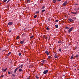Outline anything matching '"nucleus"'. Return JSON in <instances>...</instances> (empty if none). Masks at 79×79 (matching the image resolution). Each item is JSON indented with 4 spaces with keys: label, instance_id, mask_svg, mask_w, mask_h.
I'll list each match as a JSON object with an SVG mask.
<instances>
[{
    "label": "nucleus",
    "instance_id": "4468645a",
    "mask_svg": "<svg viewBox=\"0 0 79 79\" xmlns=\"http://www.w3.org/2000/svg\"><path fill=\"white\" fill-rule=\"evenodd\" d=\"M27 3H30V0H27Z\"/></svg>",
    "mask_w": 79,
    "mask_h": 79
},
{
    "label": "nucleus",
    "instance_id": "9b49d317",
    "mask_svg": "<svg viewBox=\"0 0 79 79\" xmlns=\"http://www.w3.org/2000/svg\"><path fill=\"white\" fill-rule=\"evenodd\" d=\"M18 69H19V68H16L15 70V72H16L17 70H18Z\"/></svg>",
    "mask_w": 79,
    "mask_h": 79
},
{
    "label": "nucleus",
    "instance_id": "b1692460",
    "mask_svg": "<svg viewBox=\"0 0 79 79\" xmlns=\"http://www.w3.org/2000/svg\"><path fill=\"white\" fill-rule=\"evenodd\" d=\"M51 57H52L51 56H48V58H49V59H50Z\"/></svg>",
    "mask_w": 79,
    "mask_h": 79
},
{
    "label": "nucleus",
    "instance_id": "c9c22d12",
    "mask_svg": "<svg viewBox=\"0 0 79 79\" xmlns=\"http://www.w3.org/2000/svg\"><path fill=\"white\" fill-rule=\"evenodd\" d=\"M58 43H59V44H60V43H61V41H59Z\"/></svg>",
    "mask_w": 79,
    "mask_h": 79
},
{
    "label": "nucleus",
    "instance_id": "423d86ee",
    "mask_svg": "<svg viewBox=\"0 0 79 79\" xmlns=\"http://www.w3.org/2000/svg\"><path fill=\"white\" fill-rule=\"evenodd\" d=\"M8 25H9V26H11V25L13 24V22H9L8 23Z\"/></svg>",
    "mask_w": 79,
    "mask_h": 79
},
{
    "label": "nucleus",
    "instance_id": "39448f33",
    "mask_svg": "<svg viewBox=\"0 0 79 79\" xmlns=\"http://www.w3.org/2000/svg\"><path fill=\"white\" fill-rule=\"evenodd\" d=\"M68 2L66 1L63 4V6H66L67 5V2Z\"/></svg>",
    "mask_w": 79,
    "mask_h": 79
},
{
    "label": "nucleus",
    "instance_id": "6e6552de",
    "mask_svg": "<svg viewBox=\"0 0 79 79\" xmlns=\"http://www.w3.org/2000/svg\"><path fill=\"white\" fill-rule=\"evenodd\" d=\"M45 53L47 54V55H49V52H48V51H46L45 52Z\"/></svg>",
    "mask_w": 79,
    "mask_h": 79
},
{
    "label": "nucleus",
    "instance_id": "393cba45",
    "mask_svg": "<svg viewBox=\"0 0 79 79\" xmlns=\"http://www.w3.org/2000/svg\"><path fill=\"white\" fill-rule=\"evenodd\" d=\"M73 56H72L71 57L70 59H71V60H73Z\"/></svg>",
    "mask_w": 79,
    "mask_h": 79
},
{
    "label": "nucleus",
    "instance_id": "bb28decb",
    "mask_svg": "<svg viewBox=\"0 0 79 79\" xmlns=\"http://www.w3.org/2000/svg\"><path fill=\"white\" fill-rule=\"evenodd\" d=\"M34 37V36H32L31 37H30V39H32Z\"/></svg>",
    "mask_w": 79,
    "mask_h": 79
},
{
    "label": "nucleus",
    "instance_id": "412c9836",
    "mask_svg": "<svg viewBox=\"0 0 79 79\" xmlns=\"http://www.w3.org/2000/svg\"><path fill=\"white\" fill-rule=\"evenodd\" d=\"M19 72H21V71H22V69H19Z\"/></svg>",
    "mask_w": 79,
    "mask_h": 79
},
{
    "label": "nucleus",
    "instance_id": "f03ea898",
    "mask_svg": "<svg viewBox=\"0 0 79 79\" xmlns=\"http://www.w3.org/2000/svg\"><path fill=\"white\" fill-rule=\"evenodd\" d=\"M48 70H46L44 71V72L43 73L44 74H47V73H48Z\"/></svg>",
    "mask_w": 79,
    "mask_h": 79
},
{
    "label": "nucleus",
    "instance_id": "5701e85b",
    "mask_svg": "<svg viewBox=\"0 0 79 79\" xmlns=\"http://www.w3.org/2000/svg\"><path fill=\"white\" fill-rule=\"evenodd\" d=\"M71 13H72L73 15H76V13H75V12H72Z\"/></svg>",
    "mask_w": 79,
    "mask_h": 79
},
{
    "label": "nucleus",
    "instance_id": "09e8293b",
    "mask_svg": "<svg viewBox=\"0 0 79 79\" xmlns=\"http://www.w3.org/2000/svg\"><path fill=\"white\" fill-rule=\"evenodd\" d=\"M19 67H20V66H19Z\"/></svg>",
    "mask_w": 79,
    "mask_h": 79
},
{
    "label": "nucleus",
    "instance_id": "a211bd4d",
    "mask_svg": "<svg viewBox=\"0 0 79 79\" xmlns=\"http://www.w3.org/2000/svg\"><path fill=\"white\" fill-rule=\"evenodd\" d=\"M19 39V36H18L16 37V39L18 40Z\"/></svg>",
    "mask_w": 79,
    "mask_h": 79
},
{
    "label": "nucleus",
    "instance_id": "dca6fc26",
    "mask_svg": "<svg viewBox=\"0 0 79 79\" xmlns=\"http://www.w3.org/2000/svg\"><path fill=\"white\" fill-rule=\"evenodd\" d=\"M35 77H36V79H39V77L37 76V75L35 76Z\"/></svg>",
    "mask_w": 79,
    "mask_h": 79
},
{
    "label": "nucleus",
    "instance_id": "1a4fd4ad",
    "mask_svg": "<svg viewBox=\"0 0 79 79\" xmlns=\"http://www.w3.org/2000/svg\"><path fill=\"white\" fill-rule=\"evenodd\" d=\"M68 20L70 22H72V21H73V19H69Z\"/></svg>",
    "mask_w": 79,
    "mask_h": 79
},
{
    "label": "nucleus",
    "instance_id": "a878e982",
    "mask_svg": "<svg viewBox=\"0 0 79 79\" xmlns=\"http://www.w3.org/2000/svg\"><path fill=\"white\" fill-rule=\"evenodd\" d=\"M39 13V11L38 10L36 12V14H38Z\"/></svg>",
    "mask_w": 79,
    "mask_h": 79
},
{
    "label": "nucleus",
    "instance_id": "49530a36",
    "mask_svg": "<svg viewBox=\"0 0 79 79\" xmlns=\"http://www.w3.org/2000/svg\"><path fill=\"white\" fill-rule=\"evenodd\" d=\"M65 76V75H63V76Z\"/></svg>",
    "mask_w": 79,
    "mask_h": 79
},
{
    "label": "nucleus",
    "instance_id": "a19ab883",
    "mask_svg": "<svg viewBox=\"0 0 79 79\" xmlns=\"http://www.w3.org/2000/svg\"><path fill=\"white\" fill-rule=\"evenodd\" d=\"M21 66H22L23 67V65H21Z\"/></svg>",
    "mask_w": 79,
    "mask_h": 79
},
{
    "label": "nucleus",
    "instance_id": "2eb2a0df",
    "mask_svg": "<svg viewBox=\"0 0 79 79\" xmlns=\"http://www.w3.org/2000/svg\"><path fill=\"white\" fill-rule=\"evenodd\" d=\"M79 57V55H76V56H74L75 58L77 57V58H78Z\"/></svg>",
    "mask_w": 79,
    "mask_h": 79
},
{
    "label": "nucleus",
    "instance_id": "20e7f679",
    "mask_svg": "<svg viewBox=\"0 0 79 79\" xmlns=\"http://www.w3.org/2000/svg\"><path fill=\"white\" fill-rule=\"evenodd\" d=\"M57 53H55V55L54 57H55V58H58V56H57Z\"/></svg>",
    "mask_w": 79,
    "mask_h": 79
},
{
    "label": "nucleus",
    "instance_id": "ea45409f",
    "mask_svg": "<svg viewBox=\"0 0 79 79\" xmlns=\"http://www.w3.org/2000/svg\"><path fill=\"white\" fill-rule=\"evenodd\" d=\"M10 2V0H8L7 1V3H8V2Z\"/></svg>",
    "mask_w": 79,
    "mask_h": 79
},
{
    "label": "nucleus",
    "instance_id": "c756f323",
    "mask_svg": "<svg viewBox=\"0 0 79 79\" xmlns=\"http://www.w3.org/2000/svg\"><path fill=\"white\" fill-rule=\"evenodd\" d=\"M59 52H60L61 51V48H59Z\"/></svg>",
    "mask_w": 79,
    "mask_h": 79
},
{
    "label": "nucleus",
    "instance_id": "a18cd8bd",
    "mask_svg": "<svg viewBox=\"0 0 79 79\" xmlns=\"http://www.w3.org/2000/svg\"><path fill=\"white\" fill-rule=\"evenodd\" d=\"M20 67H21V68H22V66H21Z\"/></svg>",
    "mask_w": 79,
    "mask_h": 79
},
{
    "label": "nucleus",
    "instance_id": "4c0bfd02",
    "mask_svg": "<svg viewBox=\"0 0 79 79\" xmlns=\"http://www.w3.org/2000/svg\"><path fill=\"white\" fill-rule=\"evenodd\" d=\"M7 0H4V2H6Z\"/></svg>",
    "mask_w": 79,
    "mask_h": 79
},
{
    "label": "nucleus",
    "instance_id": "c85d7f7f",
    "mask_svg": "<svg viewBox=\"0 0 79 79\" xmlns=\"http://www.w3.org/2000/svg\"><path fill=\"white\" fill-rule=\"evenodd\" d=\"M19 56H21V53H19Z\"/></svg>",
    "mask_w": 79,
    "mask_h": 79
},
{
    "label": "nucleus",
    "instance_id": "72a5a7b5",
    "mask_svg": "<svg viewBox=\"0 0 79 79\" xmlns=\"http://www.w3.org/2000/svg\"><path fill=\"white\" fill-rule=\"evenodd\" d=\"M4 76V75H2L1 76V77H3Z\"/></svg>",
    "mask_w": 79,
    "mask_h": 79
},
{
    "label": "nucleus",
    "instance_id": "79ce46f5",
    "mask_svg": "<svg viewBox=\"0 0 79 79\" xmlns=\"http://www.w3.org/2000/svg\"><path fill=\"white\" fill-rule=\"evenodd\" d=\"M58 1H59V2H60L61 0H58Z\"/></svg>",
    "mask_w": 79,
    "mask_h": 79
},
{
    "label": "nucleus",
    "instance_id": "58836bf2",
    "mask_svg": "<svg viewBox=\"0 0 79 79\" xmlns=\"http://www.w3.org/2000/svg\"><path fill=\"white\" fill-rule=\"evenodd\" d=\"M8 74H11V73L9 72H8Z\"/></svg>",
    "mask_w": 79,
    "mask_h": 79
},
{
    "label": "nucleus",
    "instance_id": "f704fd0d",
    "mask_svg": "<svg viewBox=\"0 0 79 79\" xmlns=\"http://www.w3.org/2000/svg\"><path fill=\"white\" fill-rule=\"evenodd\" d=\"M55 22H58V20H56Z\"/></svg>",
    "mask_w": 79,
    "mask_h": 79
},
{
    "label": "nucleus",
    "instance_id": "0eeeda50",
    "mask_svg": "<svg viewBox=\"0 0 79 79\" xmlns=\"http://www.w3.org/2000/svg\"><path fill=\"white\" fill-rule=\"evenodd\" d=\"M42 63H47V61L45 60H44L41 61Z\"/></svg>",
    "mask_w": 79,
    "mask_h": 79
},
{
    "label": "nucleus",
    "instance_id": "473e14b6",
    "mask_svg": "<svg viewBox=\"0 0 79 79\" xmlns=\"http://www.w3.org/2000/svg\"><path fill=\"white\" fill-rule=\"evenodd\" d=\"M46 29H47V30H49V28H48V27H47L46 28Z\"/></svg>",
    "mask_w": 79,
    "mask_h": 79
},
{
    "label": "nucleus",
    "instance_id": "7ed1b4c3",
    "mask_svg": "<svg viewBox=\"0 0 79 79\" xmlns=\"http://www.w3.org/2000/svg\"><path fill=\"white\" fill-rule=\"evenodd\" d=\"M7 69V68H6V69H4L3 68L2 69V72H6V70Z\"/></svg>",
    "mask_w": 79,
    "mask_h": 79
},
{
    "label": "nucleus",
    "instance_id": "ddd939ff",
    "mask_svg": "<svg viewBox=\"0 0 79 79\" xmlns=\"http://www.w3.org/2000/svg\"><path fill=\"white\" fill-rule=\"evenodd\" d=\"M56 0H53V2L54 3H56Z\"/></svg>",
    "mask_w": 79,
    "mask_h": 79
},
{
    "label": "nucleus",
    "instance_id": "37998d69",
    "mask_svg": "<svg viewBox=\"0 0 79 79\" xmlns=\"http://www.w3.org/2000/svg\"><path fill=\"white\" fill-rule=\"evenodd\" d=\"M4 51H5V50H2V52H4Z\"/></svg>",
    "mask_w": 79,
    "mask_h": 79
},
{
    "label": "nucleus",
    "instance_id": "cd10ccee",
    "mask_svg": "<svg viewBox=\"0 0 79 79\" xmlns=\"http://www.w3.org/2000/svg\"><path fill=\"white\" fill-rule=\"evenodd\" d=\"M10 54H11V52H9L8 53V54L7 55H10Z\"/></svg>",
    "mask_w": 79,
    "mask_h": 79
},
{
    "label": "nucleus",
    "instance_id": "7c9ffc66",
    "mask_svg": "<svg viewBox=\"0 0 79 79\" xmlns=\"http://www.w3.org/2000/svg\"><path fill=\"white\" fill-rule=\"evenodd\" d=\"M45 11V10H42V12L43 13V12H44V11Z\"/></svg>",
    "mask_w": 79,
    "mask_h": 79
},
{
    "label": "nucleus",
    "instance_id": "f3484780",
    "mask_svg": "<svg viewBox=\"0 0 79 79\" xmlns=\"http://www.w3.org/2000/svg\"><path fill=\"white\" fill-rule=\"evenodd\" d=\"M55 27H56V28H58V25H56Z\"/></svg>",
    "mask_w": 79,
    "mask_h": 79
},
{
    "label": "nucleus",
    "instance_id": "6ab92c4d",
    "mask_svg": "<svg viewBox=\"0 0 79 79\" xmlns=\"http://www.w3.org/2000/svg\"><path fill=\"white\" fill-rule=\"evenodd\" d=\"M37 17V15H35L34 16V18H36Z\"/></svg>",
    "mask_w": 79,
    "mask_h": 79
},
{
    "label": "nucleus",
    "instance_id": "e433bc0d",
    "mask_svg": "<svg viewBox=\"0 0 79 79\" xmlns=\"http://www.w3.org/2000/svg\"><path fill=\"white\" fill-rule=\"evenodd\" d=\"M12 76H13L14 77H15V74H12Z\"/></svg>",
    "mask_w": 79,
    "mask_h": 79
},
{
    "label": "nucleus",
    "instance_id": "f257e3e1",
    "mask_svg": "<svg viewBox=\"0 0 79 79\" xmlns=\"http://www.w3.org/2000/svg\"><path fill=\"white\" fill-rule=\"evenodd\" d=\"M73 27H72L70 28L68 31V33L69 34L70 33V32H71L73 30Z\"/></svg>",
    "mask_w": 79,
    "mask_h": 79
},
{
    "label": "nucleus",
    "instance_id": "c03bdc74",
    "mask_svg": "<svg viewBox=\"0 0 79 79\" xmlns=\"http://www.w3.org/2000/svg\"><path fill=\"white\" fill-rule=\"evenodd\" d=\"M9 32H11V31H9Z\"/></svg>",
    "mask_w": 79,
    "mask_h": 79
},
{
    "label": "nucleus",
    "instance_id": "9d476101",
    "mask_svg": "<svg viewBox=\"0 0 79 79\" xmlns=\"http://www.w3.org/2000/svg\"><path fill=\"white\" fill-rule=\"evenodd\" d=\"M24 40H23V41H21V42H20V44H23V43H24Z\"/></svg>",
    "mask_w": 79,
    "mask_h": 79
},
{
    "label": "nucleus",
    "instance_id": "aec40b11",
    "mask_svg": "<svg viewBox=\"0 0 79 79\" xmlns=\"http://www.w3.org/2000/svg\"><path fill=\"white\" fill-rule=\"evenodd\" d=\"M65 29H69V28H68V27H65Z\"/></svg>",
    "mask_w": 79,
    "mask_h": 79
},
{
    "label": "nucleus",
    "instance_id": "de8ad7c7",
    "mask_svg": "<svg viewBox=\"0 0 79 79\" xmlns=\"http://www.w3.org/2000/svg\"><path fill=\"white\" fill-rule=\"evenodd\" d=\"M0 4H1V3H0Z\"/></svg>",
    "mask_w": 79,
    "mask_h": 79
},
{
    "label": "nucleus",
    "instance_id": "f8f14e48",
    "mask_svg": "<svg viewBox=\"0 0 79 79\" xmlns=\"http://www.w3.org/2000/svg\"><path fill=\"white\" fill-rule=\"evenodd\" d=\"M46 39H50V36H47L46 37Z\"/></svg>",
    "mask_w": 79,
    "mask_h": 79
},
{
    "label": "nucleus",
    "instance_id": "2f4dec72",
    "mask_svg": "<svg viewBox=\"0 0 79 79\" xmlns=\"http://www.w3.org/2000/svg\"><path fill=\"white\" fill-rule=\"evenodd\" d=\"M76 19V17H73V19Z\"/></svg>",
    "mask_w": 79,
    "mask_h": 79
},
{
    "label": "nucleus",
    "instance_id": "4be33fe9",
    "mask_svg": "<svg viewBox=\"0 0 79 79\" xmlns=\"http://www.w3.org/2000/svg\"><path fill=\"white\" fill-rule=\"evenodd\" d=\"M44 8H45V6H43V7H42V8L41 9H42V10H43V9H44Z\"/></svg>",
    "mask_w": 79,
    "mask_h": 79
}]
</instances>
